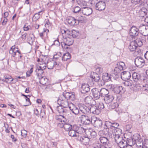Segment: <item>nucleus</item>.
Instances as JSON below:
<instances>
[{"label":"nucleus","instance_id":"nucleus-17","mask_svg":"<svg viewBox=\"0 0 148 148\" xmlns=\"http://www.w3.org/2000/svg\"><path fill=\"white\" fill-rule=\"evenodd\" d=\"M85 102L86 103L89 104L91 105H95V101L93 99L92 97L88 96L86 97L85 99Z\"/></svg>","mask_w":148,"mask_h":148},{"label":"nucleus","instance_id":"nucleus-37","mask_svg":"<svg viewBox=\"0 0 148 148\" xmlns=\"http://www.w3.org/2000/svg\"><path fill=\"white\" fill-rule=\"evenodd\" d=\"M4 78L5 79V80L2 79V80L4 82L7 83H10L13 80V79H12V77L9 75H4Z\"/></svg>","mask_w":148,"mask_h":148},{"label":"nucleus","instance_id":"nucleus-48","mask_svg":"<svg viewBox=\"0 0 148 148\" xmlns=\"http://www.w3.org/2000/svg\"><path fill=\"white\" fill-rule=\"evenodd\" d=\"M49 30L46 29H44L43 32L39 34V35L42 38H43L44 36L47 34V32H49Z\"/></svg>","mask_w":148,"mask_h":148},{"label":"nucleus","instance_id":"nucleus-13","mask_svg":"<svg viewBox=\"0 0 148 148\" xmlns=\"http://www.w3.org/2000/svg\"><path fill=\"white\" fill-rule=\"evenodd\" d=\"M76 127V125H73L71 130L69 131L68 134L69 136L72 137H79V135L78 134V133H77L76 129H75Z\"/></svg>","mask_w":148,"mask_h":148},{"label":"nucleus","instance_id":"nucleus-27","mask_svg":"<svg viewBox=\"0 0 148 148\" xmlns=\"http://www.w3.org/2000/svg\"><path fill=\"white\" fill-rule=\"evenodd\" d=\"M102 78L103 80L105 82H108L110 81L111 79L110 75L108 74L107 73H103Z\"/></svg>","mask_w":148,"mask_h":148},{"label":"nucleus","instance_id":"nucleus-56","mask_svg":"<svg viewBox=\"0 0 148 148\" xmlns=\"http://www.w3.org/2000/svg\"><path fill=\"white\" fill-rule=\"evenodd\" d=\"M118 106L119 105L118 103L117 102L114 103H111L110 106V107L112 109H114L117 108Z\"/></svg>","mask_w":148,"mask_h":148},{"label":"nucleus","instance_id":"nucleus-44","mask_svg":"<svg viewBox=\"0 0 148 148\" xmlns=\"http://www.w3.org/2000/svg\"><path fill=\"white\" fill-rule=\"evenodd\" d=\"M15 49V46H13L12 47L9 51L10 53L12 54V56L13 57H15L16 55V51H14Z\"/></svg>","mask_w":148,"mask_h":148},{"label":"nucleus","instance_id":"nucleus-6","mask_svg":"<svg viewBox=\"0 0 148 148\" xmlns=\"http://www.w3.org/2000/svg\"><path fill=\"white\" fill-rule=\"evenodd\" d=\"M139 31V28L135 26H133L130 29V34L132 38H134L138 35Z\"/></svg>","mask_w":148,"mask_h":148},{"label":"nucleus","instance_id":"nucleus-28","mask_svg":"<svg viewBox=\"0 0 148 148\" xmlns=\"http://www.w3.org/2000/svg\"><path fill=\"white\" fill-rule=\"evenodd\" d=\"M136 42H133V41L130 42L129 46V49L131 51H134L137 48L136 45Z\"/></svg>","mask_w":148,"mask_h":148},{"label":"nucleus","instance_id":"nucleus-30","mask_svg":"<svg viewBox=\"0 0 148 148\" xmlns=\"http://www.w3.org/2000/svg\"><path fill=\"white\" fill-rule=\"evenodd\" d=\"M93 121V123H94L95 126V127L100 128L102 126V122L101 120L99 119H95V120H94Z\"/></svg>","mask_w":148,"mask_h":148},{"label":"nucleus","instance_id":"nucleus-29","mask_svg":"<svg viewBox=\"0 0 148 148\" xmlns=\"http://www.w3.org/2000/svg\"><path fill=\"white\" fill-rule=\"evenodd\" d=\"M80 140L82 144L86 145L88 144L90 139L88 137H81L80 138Z\"/></svg>","mask_w":148,"mask_h":148},{"label":"nucleus","instance_id":"nucleus-51","mask_svg":"<svg viewBox=\"0 0 148 148\" xmlns=\"http://www.w3.org/2000/svg\"><path fill=\"white\" fill-rule=\"evenodd\" d=\"M112 122L109 121H106L105 122V125L106 127V129H108L109 130V128H111Z\"/></svg>","mask_w":148,"mask_h":148},{"label":"nucleus","instance_id":"nucleus-60","mask_svg":"<svg viewBox=\"0 0 148 148\" xmlns=\"http://www.w3.org/2000/svg\"><path fill=\"white\" fill-rule=\"evenodd\" d=\"M78 33L75 30H73L72 31L71 35L73 38H76L78 36Z\"/></svg>","mask_w":148,"mask_h":148},{"label":"nucleus","instance_id":"nucleus-59","mask_svg":"<svg viewBox=\"0 0 148 148\" xmlns=\"http://www.w3.org/2000/svg\"><path fill=\"white\" fill-rule=\"evenodd\" d=\"M81 11V8L78 6H76L73 9V11L75 13H76Z\"/></svg>","mask_w":148,"mask_h":148},{"label":"nucleus","instance_id":"nucleus-53","mask_svg":"<svg viewBox=\"0 0 148 148\" xmlns=\"http://www.w3.org/2000/svg\"><path fill=\"white\" fill-rule=\"evenodd\" d=\"M28 40L29 42L32 43L34 41V36L32 34H30L28 38Z\"/></svg>","mask_w":148,"mask_h":148},{"label":"nucleus","instance_id":"nucleus-39","mask_svg":"<svg viewBox=\"0 0 148 148\" xmlns=\"http://www.w3.org/2000/svg\"><path fill=\"white\" fill-rule=\"evenodd\" d=\"M95 105L97 108L99 110L100 112L101 110L104 108V105L103 103L102 102L98 103H96L95 102Z\"/></svg>","mask_w":148,"mask_h":148},{"label":"nucleus","instance_id":"nucleus-36","mask_svg":"<svg viewBox=\"0 0 148 148\" xmlns=\"http://www.w3.org/2000/svg\"><path fill=\"white\" fill-rule=\"evenodd\" d=\"M60 105L56 107V110L59 113H66L67 110L63 108Z\"/></svg>","mask_w":148,"mask_h":148},{"label":"nucleus","instance_id":"nucleus-25","mask_svg":"<svg viewBox=\"0 0 148 148\" xmlns=\"http://www.w3.org/2000/svg\"><path fill=\"white\" fill-rule=\"evenodd\" d=\"M132 76L133 79L135 82H137L140 78V75L136 72L133 73Z\"/></svg>","mask_w":148,"mask_h":148},{"label":"nucleus","instance_id":"nucleus-45","mask_svg":"<svg viewBox=\"0 0 148 148\" xmlns=\"http://www.w3.org/2000/svg\"><path fill=\"white\" fill-rule=\"evenodd\" d=\"M73 128L71 125L68 123H65L64 129L67 131H68Z\"/></svg>","mask_w":148,"mask_h":148},{"label":"nucleus","instance_id":"nucleus-7","mask_svg":"<svg viewBox=\"0 0 148 148\" xmlns=\"http://www.w3.org/2000/svg\"><path fill=\"white\" fill-rule=\"evenodd\" d=\"M98 134L100 136H107L109 137V138H111L112 137L111 133L109 132V129L105 128L103 130L100 131L98 132Z\"/></svg>","mask_w":148,"mask_h":148},{"label":"nucleus","instance_id":"nucleus-4","mask_svg":"<svg viewBox=\"0 0 148 148\" xmlns=\"http://www.w3.org/2000/svg\"><path fill=\"white\" fill-rule=\"evenodd\" d=\"M139 30L142 35L145 36L148 35V26L144 25H140L139 26Z\"/></svg>","mask_w":148,"mask_h":148},{"label":"nucleus","instance_id":"nucleus-24","mask_svg":"<svg viewBox=\"0 0 148 148\" xmlns=\"http://www.w3.org/2000/svg\"><path fill=\"white\" fill-rule=\"evenodd\" d=\"M62 97L64 99H67V100H68V99H72L74 98L75 96L72 93L66 92L63 95Z\"/></svg>","mask_w":148,"mask_h":148},{"label":"nucleus","instance_id":"nucleus-50","mask_svg":"<svg viewBox=\"0 0 148 148\" xmlns=\"http://www.w3.org/2000/svg\"><path fill=\"white\" fill-rule=\"evenodd\" d=\"M115 86L112 84H108L106 85V87L108 89L113 91Z\"/></svg>","mask_w":148,"mask_h":148},{"label":"nucleus","instance_id":"nucleus-38","mask_svg":"<svg viewBox=\"0 0 148 148\" xmlns=\"http://www.w3.org/2000/svg\"><path fill=\"white\" fill-rule=\"evenodd\" d=\"M127 145V142L124 140L122 141L118 144L120 148H125L126 146Z\"/></svg>","mask_w":148,"mask_h":148},{"label":"nucleus","instance_id":"nucleus-8","mask_svg":"<svg viewBox=\"0 0 148 148\" xmlns=\"http://www.w3.org/2000/svg\"><path fill=\"white\" fill-rule=\"evenodd\" d=\"M125 91V88L121 86H115L113 92L116 94H121Z\"/></svg>","mask_w":148,"mask_h":148},{"label":"nucleus","instance_id":"nucleus-1","mask_svg":"<svg viewBox=\"0 0 148 148\" xmlns=\"http://www.w3.org/2000/svg\"><path fill=\"white\" fill-rule=\"evenodd\" d=\"M82 117L81 119V121L82 123L85 125H88L91 123H93V119H95V117L90 118L88 116L82 115Z\"/></svg>","mask_w":148,"mask_h":148},{"label":"nucleus","instance_id":"nucleus-34","mask_svg":"<svg viewBox=\"0 0 148 148\" xmlns=\"http://www.w3.org/2000/svg\"><path fill=\"white\" fill-rule=\"evenodd\" d=\"M71 58V56L69 53H64L62 57V60L64 61H67Z\"/></svg>","mask_w":148,"mask_h":148},{"label":"nucleus","instance_id":"nucleus-32","mask_svg":"<svg viewBox=\"0 0 148 148\" xmlns=\"http://www.w3.org/2000/svg\"><path fill=\"white\" fill-rule=\"evenodd\" d=\"M117 66L122 71L126 69L125 63L122 62H120L117 63Z\"/></svg>","mask_w":148,"mask_h":148},{"label":"nucleus","instance_id":"nucleus-12","mask_svg":"<svg viewBox=\"0 0 148 148\" xmlns=\"http://www.w3.org/2000/svg\"><path fill=\"white\" fill-rule=\"evenodd\" d=\"M89 109V113H92L98 115L100 113L99 110L97 108L95 104L91 105Z\"/></svg>","mask_w":148,"mask_h":148},{"label":"nucleus","instance_id":"nucleus-58","mask_svg":"<svg viewBox=\"0 0 148 148\" xmlns=\"http://www.w3.org/2000/svg\"><path fill=\"white\" fill-rule=\"evenodd\" d=\"M105 81L103 80V79H100L98 81H97V82H98V84L99 86H102L104 85L105 84Z\"/></svg>","mask_w":148,"mask_h":148},{"label":"nucleus","instance_id":"nucleus-31","mask_svg":"<svg viewBox=\"0 0 148 148\" xmlns=\"http://www.w3.org/2000/svg\"><path fill=\"white\" fill-rule=\"evenodd\" d=\"M114 99L113 96L112 95H108L105 97L104 99L108 103H110L112 102Z\"/></svg>","mask_w":148,"mask_h":148},{"label":"nucleus","instance_id":"nucleus-33","mask_svg":"<svg viewBox=\"0 0 148 148\" xmlns=\"http://www.w3.org/2000/svg\"><path fill=\"white\" fill-rule=\"evenodd\" d=\"M40 82L42 85H44L47 82L48 79L45 77L41 76L39 78Z\"/></svg>","mask_w":148,"mask_h":148},{"label":"nucleus","instance_id":"nucleus-18","mask_svg":"<svg viewBox=\"0 0 148 148\" xmlns=\"http://www.w3.org/2000/svg\"><path fill=\"white\" fill-rule=\"evenodd\" d=\"M131 77V74L129 72L124 71L121 73V78L124 81L130 79Z\"/></svg>","mask_w":148,"mask_h":148},{"label":"nucleus","instance_id":"nucleus-46","mask_svg":"<svg viewBox=\"0 0 148 148\" xmlns=\"http://www.w3.org/2000/svg\"><path fill=\"white\" fill-rule=\"evenodd\" d=\"M142 146L140 145L138 146L140 147H142L143 148H148V140H145L144 142L142 143Z\"/></svg>","mask_w":148,"mask_h":148},{"label":"nucleus","instance_id":"nucleus-52","mask_svg":"<svg viewBox=\"0 0 148 148\" xmlns=\"http://www.w3.org/2000/svg\"><path fill=\"white\" fill-rule=\"evenodd\" d=\"M133 41L136 42V45L137 47H141L143 45L142 42L141 40H136Z\"/></svg>","mask_w":148,"mask_h":148},{"label":"nucleus","instance_id":"nucleus-11","mask_svg":"<svg viewBox=\"0 0 148 148\" xmlns=\"http://www.w3.org/2000/svg\"><path fill=\"white\" fill-rule=\"evenodd\" d=\"M92 93L93 97L96 100L98 99L101 96L99 90L97 88H93L91 90Z\"/></svg>","mask_w":148,"mask_h":148},{"label":"nucleus","instance_id":"nucleus-43","mask_svg":"<svg viewBox=\"0 0 148 148\" xmlns=\"http://www.w3.org/2000/svg\"><path fill=\"white\" fill-rule=\"evenodd\" d=\"M42 11H41L37 13H36L34 16L33 19L35 21L38 19L40 17V16L42 14H40V13L42 12Z\"/></svg>","mask_w":148,"mask_h":148},{"label":"nucleus","instance_id":"nucleus-47","mask_svg":"<svg viewBox=\"0 0 148 148\" xmlns=\"http://www.w3.org/2000/svg\"><path fill=\"white\" fill-rule=\"evenodd\" d=\"M122 70H120L117 66H116L114 69V74L115 75H118L119 74Z\"/></svg>","mask_w":148,"mask_h":148},{"label":"nucleus","instance_id":"nucleus-62","mask_svg":"<svg viewBox=\"0 0 148 148\" xmlns=\"http://www.w3.org/2000/svg\"><path fill=\"white\" fill-rule=\"evenodd\" d=\"M76 18V20L78 22V24L79 22L82 21L84 19L83 17L82 16H79L77 17Z\"/></svg>","mask_w":148,"mask_h":148},{"label":"nucleus","instance_id":"nucleus-21","mask_svg":"<svg viewBox=\"0 0 148 148\" xmlns=\"http://www.w3.org/2000/svg\"><path fill=\"white\" fill-rule=\"evenodd\" d=\"M109 137L107 136H102L99 138L100 140L101 143L105 145L110 143H109V140L110 139Z\"/></svg>","mask_w":148,"mask_h":148},{"label":"nucleus","instance_id":"nucleus-54","mask_svg":"<svg viewBox=\"0 0 148 148\" xmlns=\"http://www.w3.org/2000/svg\"><path fill=\"white\" fill-rule=\"evenodd\" d=\"M119 125V124L117 123H114V122H112L111 129H112L113 130V129H115V128H117V127H118Z\"/></svg>","mask_w":148,"mask_h":148},{"label":"nucleus","instance_id":"nucleus-63","mask_svg":"<svg viewBox=\"0 0 148 148\" xmlns=\"http://www.w3.org/2000/svg\"><path fill=\"white\" fill-rule=\"evenodd\" d=\"M111 147V145L110 143H108L107 145H105L104 146L101 145L100 148H110Z\"/></svg>","mask_w":148,"mask_h":148},{"label":"nucleus","instance_id":"nucleus-23","mask_svg":"<svg viewBox=\"0 0 148 148\" xmlns=\"http://www.w3.org/2000/svg\"><path fill=\"white\" fill-rule=\"evenodd\" d=\"M57 64L56 62L53 61L48 62L47 64V66L49 69H51L53 68V67L57 66Z\"/></svg>","mask_w":148,"mask_h":148},{"label":"nucleus","instance_id":"nucleus-2","mask_svg":"<svg viewBox=\"0 0 148 148\" xmlns=\"http://www.w3.org/2000/svg\"><path fill=\"white\" fill-rule=\"evenodd\" d=\"M58 103L59 105L62 106L64 108H66L69 107V105L67 100L66 99H64L62 96L59 98L58 100Z\"/></svg>","mask_w":148,"mask_h":148},{"label":"nucleus","instance_id":"nucleus-61","mask_svg":"<svg viewBox=\"0 0 148 148\" xmlns=\"http://www.w3.org/2000/svg\"><path fill=\"white\" fill-rule=\"evenodd\" d=\"M33 70V67H32L30 70L27 71L26 72V75L27 77L30 76V74H32V73Z\"/></svg>","mask_w":148,"mask_h":148},{"label":"nucleus","instance_id":"nucleus-26","mask_svg":"<svg viewBox=\"0 0 148 148\" xmlns=\"http://www.w3.org/2000/svg\"><path fill=\"white\" fill-rule=\"evenodd\" d=\"M101 96V97H105L108 95L109 92L108 90L105 88H101L100 90Z\"/></svg>","mask_w":148,"mask_h":148},{"label":"nucleus","instance_id":"nucleus-40","mask_svg":"<svg viewBox=\"0 0 148 148\" xmlns=\"http://www.w3.org/2000/svg\"><path fill=\"white\" fill-rule=\"evenodd\" d=\"M125 81L124 82L123 84L124 85L126 86H132L133 84L132 81L130 79H128Z\"/></svg>","mask_w":148,"mask_h":148},{"label":"nucleus","instance_id":"nucleus-16","mask_svg":"<svg viewBox=\"0 0 148 148\" xmlns=\"http://www.w3.org/2000/svg\"><path fill=\"white\" fill-rule=\"evenodd\" d=\"M82 90L81 92L82 93H86L89 91L90 90V86L88 84L83 83L82 85Z\"/></svg>","mask_w":148,"mask_h":148},{"label":"nucleus","instance_id":"nucleus-20","mask_svg":"<svg viewBox=\"0 0 148 148\" xmlns=\"http://www.w3.org/2000/svg\"><path fill=\"white\" fill-rule=\"evenodd\" d=\"M80 112L84 114H89V108L84 105L80 106L79 107Z\"/></svg>","mask_w":148,"mask_h":148},{"label":"nucleus","instance_id":"nucleus-42","mask_svg":"<svg viewBox=\"0 0 148 148\" xmlns=\"http://www.w3.org/2000/svg\"><path fill=\"white\" fill-rule=\"evenodd\" d=\"M112 132L114 134L120 135L122 134V130L119 128H117L112 130Z\"/></svg>","mask_w":148,"mask_h":148},{"label":"nucleus","instance_id":"nucleus-10","mask_svg":"<svg viewBox=\"0 0 148 148\" xmlns=\"http://www.w3.org/2000/svg\"><path fill=\"white\" fill-rule=\"evenodd\" d=\"M106 4L104 2L99 1L96 3L95 7L96 10L99 11L103 10L105 8Z\"/></svg>","mask_w":148,"mask_h":148},{"label":"nucleus","instance_id":"nucleus-19","mask_svg":"<svg viewBox=\"0 0 148 148\" xmlns=\"http://www.w3.org/2000/svg\"><path fill=\"white\" fill-rule=\"evenodd\" d=\"M45 68H44V67H42L41 66H40L39 67H38L36 69L35 72L38 77L39 78L41 77L42 74L43 73L44 71L43 69H44Z\"/></svg>","mask_w":148,"mask_h":148},{"label":"nucleus","instance_id":"nucleus-35","mask_svg":"<svg viewBox=\"0 0 148 148\" xmlns=\"http://www.w3.org/2000/svg\"><path fill=\"white\" fill-rule=\"evenodd\" d=\"M75 129L77 133L79 135V134L83 133L85 132V129L81 127H78L76 125Z\"/></svg>","mask_w":148,"mask_h":148},{"label":"nucleus","instance_id":"nucleus-41","mask_svg":"<svg viewBox=\"0 0 148 148\" xmlns=\"http://www.w3.org/2000/svg\"><path fill=\"white\" fill-rule=\"evenodd\" d=\"M55 119L58 121L59 122H63L64 123V117L63 116L61 115H57L55 117Z\"/></svg>","mask_w":148,"mask_h":148},{"label":"nucleus","instance_id":"nucleus-57","mask_svg":"<svg viewBox=\"0 0 148 148\" xmlns=\"http://www.w3.org/2000/svg\"><path fill=\"white\" fill-rule=\"evenodd\" d=\"M99 74L96 72H91L90 75V77L91 78H95V77L98 76Z\"/></svg>","mask_w":148,"mask_h":148},{"label":"nucleus","instance_id":"nucleus-9","mask_svg":"<svg viewBox=\"0 0 148 148\" xmlns=\"http://www.w3.org/2000/svg\"><path fill=\"white\" fill-rule=\"evenodd\" d=\"M68 23L71 25L74 26L78 24V22L76 18L72 16L68 17L66 19Z\"/></svg>","mask_w":148,"mask_h":148},{"label":"nucleus","instance_id":"nucleus-3","mask_svg":"<svg viewBox=\"0 0 148 148\" xmlns=\"http://www.w3.org/2000/svg\"><path fill=\"white\" fill-rule=\"evenodd\" d=\"M73 43V40L69 37H63L62 41L61 42V44L62 47L63 46H70L72 45Z\"/></svg>","mask_w":148,"mask_h":148},{"label":"nucleus","instance_id":"nucleus-22","mask_svg":"<svg viewBox=\"0 0 148 148\" xmlns=\"http://www.w3.org/2000/svg\"><path fill=\"white\" fill-rule=\"evenodd\" d=\"M147 10L145 8H142L138 12V16L139 17H144L147 14Z\"/></svg>","mask_w":148,"mask_h":148},{"label":"nucleus","instance_id":"nucleus-49","mask_svg":"<svg viewBox=\"0 0 148 148\" xmlns=\"http://www.w3.org/2000/svg\"><path fill=\"white\" fill-rule=\"evenodd\" d=\"M127 142L128 145L132 146L135 144V140L134 141L131 138L129 139L127 138Z\"/></svg>","mask_w":148,"mask_h":148},{"label":"nucleus","instance_id":"nucleus-64","mask_svg":"<svg viewBox=\"0 0 148 148\" xmlns=\"http://www.w3.org/2000/svg\"><path fill=\"white\" fill-rule=\"evenodd\" d=\"M143 90L144 91H148V85L146 84L145 85H143Z\"/></svg>","mask_w":148,"mask_h":148},{"label":"nucleus","instance_id":"nucleus-55","mask_svg":"<svg viewBox=\"0 0 148 148\" xmlns=\"http://www.w3.org/2000/svg\"><path fill=\"white\" fill-rule=\"evenodd\" d=\"M99 74L103 72V69L100 67H98L96 68L95 72Z\"/></svg>","mask_w":148,"mask_h":148},{"label":"nucleus","instance_id":"nucleus-5","mask_svg":"<svg viewBox=\"0 0 148 148\" xmlns=\"http://www.w3.org/2000/svg\"><path fill=\"white\" fill-rule=\"evenodd\" d=\"M135 64L136 66L141 68L145 64V60L141 57H137L135 59Z\"/></svg>","mask_w":148,"mask_h":148},{"label":"nucleus","instance_id":"nucleus-14","mask_svg":"<svg viewBox=\"0 0 148 148\" xmlns=\"http://www.w3.org/2000/svg\"><path fill=\"white\" fill-rule=\"evenodd\" d=\"M69 108L72 112L75 115L80 114L81 113L78 108L72 103L70 104Z\"/></svg>","mask_w":148,"mask_h":148},{"label":"nucleus","instance_id":"nucleus-15","mask_svg":"<svg viewBox=\"0 0 148 148\" xmlns=\"http://www.w3.org/2000/svg\"><path fill=\"white\" fill-rule=\"evenodd\" d=\"M82 11L83 14L86 16L90 15L92 13V10L91 8L86 7H83Z\"/></svg>","mask_w":148,"mask_h":148}]
</instances>
